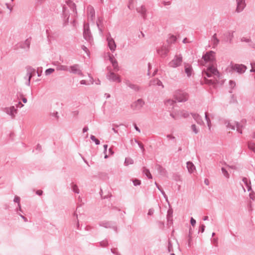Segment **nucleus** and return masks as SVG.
Masks as SVG:
<instances>
[{
    "label": "nucleus",
    "instance_id": "bf43d9fd",
    "mask_svg": "<svg viewBox=\"0 0 255 255\" xmlns=\"http://www.w3.org/2000/svg\"><path fill=\"white\" fill-rule=\"evenodd\" d=\"M168 251L169 252L172 251V246L170 242H168Z\"/></svg>",
    "mask_w": 255,
    "mask_h": 255
},
{
    "label": "nucleus",
    "instance_id": "f03ea898",
    "mask_svg": "<svg viewBox=\"0 0 255 255\" xmlns=\"http://www.w3.org/2000/svg\"><path fill=\"white\" fill-rule=\"evenodd\" d=\"M203 76H206L208 78L212 77V76L214 77H217L218 78H220V74L217 69L213 65H210L207 67L206 69H204L202 70V72Z\"/></svg>",
    "mask_w": 255,
    "mask_h": 255
},
{
    "label": "nucleus",
    "instance_id": "a19ab883",
    "mask_svg": "<svg viewBox=\"0 0 255 255\" xmlns=\"http://www.w3.org/2000/svg\"><path fill=\"white\" fill-rule=\"evenodd\" d=\"M135 142L138 145L139 148L141 149V150H142V152L143 153L145 150L144 145L141 142H140L136 139H135Z\"/></svg>",
    "mask_w": 255,
    "mask_h": 255
},
{
    "label": "nucleus",
    "instance_id": "052dcab7",
    "mask_svg": "<svg viewBox=\"0 0 255 255\" xmlns=\"http://www.w3.org/2000/svg\"><path fill=\"white\" fill-rule=\"evenodd\" d=\"M153 213H154V209L151 208V209H149V210L148 211L147 215L148 216H151L153 214Z\"/></svg>",
    "mask_w": 255,
    "mask_h": 255
},
{
    "label": "nucleus",
    "instance_id": "de8ad7c7",
    "mask_svg": "<svg viewBox=\"0 0 255 255\" xmlns=\"http://www.w3.org/2000/svg\"><path fill=\"white\" fill-rule=\"evenodd\" d=\"M205 227H206L204 224L200 225V226L199 227V230L198 233H199V232L203 233L205 231Z\"/></svg>",
    "mask_w": 255,
    "mask_h": 255
},
{
    "label": "nucleus",
    "instance_id": "4468645a",
    "mask_svg": "<svg viewBox=\"0 0 255 255\" xmlns=\"http://www.w3.org/2000/svg\"><path fill=\"white\" fill-rule=\"evenodd\" d=\"M237 7L236 11L238 13L242 12L246 6L245 0H236Z\"/></svg>",
    "mask_w": 255,
    "mask_h": 255
},
{
    "label": "nucleus",
    "instance_id": "37998d69",
    "mask_svg": "<svg viewBox=\"0 0 255 255\" xmlns=\"http://www.w3.org/2000/svg\"><path fill=\"white\" fill-rule=\"evenodd\" d=\"M54 71V69L51 68H48V69H46L45 71V75H46V76L49 75L50 74H51L52 73H53Z\"/></svg>",
    "mask_w": 255,
    "mask_h": 255
},
{
    "label": "nucleus",
    "instance_id": "393cba45",
    "mask_svg": "<svg viewBox=\"0 0 255 255\" xmlns=\"http://www.w3.org/2000/svg\"><path fill=\"white\" fill-rule=\"evenodd\" d=\"M56 70L57 71H69V67L59 64L56 67Z\"/></svg>",
    "mask_w": 255,
    "mask_h": 255
},
{
    "label": "nucleus",
    "instance_id": "20e7f679",
    "mask_svg": "<svg viewBox=\"0 0 255 255\" xmlns=\"http://www.w3.org/2000/svg\"><path fill=\"white\" fill-rule=\"evenodd\" d=\"M99 225L105 228L112 229L118 233L117 223L114 221H103L99 223Z\"/></svg>",
    "mask_w": 255,
    "mask_h": 255
},
{
    "label": "nucleus",
    "instance_id": "9d476101",
    "mask_svg": "<svg viewBox=\"0 0 255 255\" xmlns=\"http://www.w3.org/2000/svg\"><path fill=\"white\" fill-rule=\"evenodd\" d=\"M83 37L87 41L90 42L92 40V36L88 24L84 23V24Z\"/></svg>",
    "mask_w": 255,
    "mask_h": 255
},
{
    "label": "nucleus",
    "instance_id": "1a4fd4ad",
    "mask_svg": "<svg viewBox=\"0 0 255 255\" xmlns=\"http://www.w3.org/2000/svg\"><path fill=\"white\" fill-rule=\"evenodd\" d=\"M144 104V101L142 99H139L130 105V108L133 111H138L143 107Z\"/></svg>",
    "mask_w": 255,
    "mask_h": 255
},
{
    "label": "nucleus",
    "instance_id": "4be33fe9",
    "mask_svg": "<svg viewBox=\"0 0 255 255\" xmlns=\"http://www.w3.org/2000/svg\"><path fill=\"white\" fill-rule=\"evenodd\" d=\"M126 84L127 86L129 87L130 89L133 90L134 91H138L140 90V88L138 86L135 84H132L129 81H127Z\"/></svg>",
    "mask_w": 255,
    "mask_h": 255
},
{
    "label": "nucleus",
    "instance_id": "72a5a7b5",
    "mask_svg": "<svg viewBox=\"0 0 255 255\" xmlns=\"http://www.w3.org/2000/svg\"><path fill=\"white\" fill-rule=\"evenodd\" d=\"M248 147L250 150H252L255 152V143L250 141L248 143Z\"/></svg>",
    "mask_w": 255,
    "mask_h": 255
},
{
    "label": "nucleus",
    "instance_id": "e2e57ef3",
    "mask_svg": "<svg viewBox=\"0 0 255 255\" xmlns=\"http://www.w3.org/2000/svg\"><path fill=\"white\" fill-rule=\"evenodd\" d=\"M246 186L248 189V191L252 190L251 183L250 181H249V184H248V185H247Z\"/></svg>",
    "mask_w": 255,
    "mask_h": 255
},
{
    "label": "nucleus",
    "instance_id": "bb28decb",
    "mask_svg": "<svg viewBox=\"0 0 255 255\" xmlns=\"http://www.w3.org/2000/svg\"><path fill=\"white\" fill-rule=\"evenodd\" d=\"M150 84L161 86L162 88H164V86L162 84V82L158 79H154L152 81H150Z\"/></svg>",
    "mask_w": 255,
    "mask_h": 255
},
{
    "label": "nucleus",
    "instance_id": "cd10ccee",
    "mask_svg": "<svg viewBox=\"0 0 255 255\" xmlns=\"http://www.w3.org/2000/svg\"><path fill=\"white\" fill-rule=\"evenodd\" d=\"M241 41L242 42L250 43L249 44L250 46L252 47V48H255V44L251 42V39L250 38H247L246 37H243L241 38Z\"/></svg>",
    "mask_w": 255,
    "mask_h": 255
},
{
    "label": "nucleus",
    "instance_id": "6e6552de",
    "mask_svg": "<svg viewBox=\"0 0 255 255\" xmlns=\"http://www.w3.org/2000/svg\"><path fill=\"white\" fill-rule=\"evenodd\" d=\"M202 59L206 63L214 62L215 60V52L213 51H209L202 56Z\"/></svg>",
    "mask_w": 255,
    "mask_h": 255
},
{
    "label": "nucleus",
    "instance_id": "603ef678",
    "mask_svg": "<svg viewBox=\"0 0 255 255\" xmlns=\"http://www.w3.org/2000/svg\"><path fill=\"white\" fill-rule=\"evenodd\" d=\"M229 85H230V88L231 89H233L236 86V83L234 81L230 80L229 82Z\"/></svg>",
    "mask_w": 255,
    "mask_h": 255
},
{
    "label": "nucleus",
    "instance_id": "680f3d73",
    "mask_svg": "<svg viewBox=\"0 0 255 255\" xmlns=\"http://www.w3.org/2000/svg\"><path fill=\"white\" fill-rule=\"evenodd\" d=\"M242 181L244 182L245 185H247L248 184H249V182H248V179L246 177H244L242 179Z\"/></svg>",
    "mask_w": 255,
    "mask_h": 255
},
{
    "label": "nucleus",
    "instance_id": "f704fd0d",
    "mask_svg": "<svg viewBox=\"0 0 255 255\" xmlns=\"http://www.w3.org/2000/svg\"><path fill=\"white\" fill-rule=\"evenodd\" d=\"M236 126L237 128V131H238L240 133H242V128L243 126L241 125L239 122H236Z\"/></svg>",
    "mask_w": 255,
    "mask_h": 255
},
{
    "label": "nucleus",
    "instance_id": "338daca9",
    "mask_svg": "<svg viewBox=\"0 0 255 255\" xmlns=\"http://www.w3.org/2000/svg\"><path fill=\"white\" fill-rule=\"evenodd\" d=\"M82 47V49L86 52V53H88V52H89V50L85 46V45H82L81 46Z\"/></svg>",
    "mask_w": 255,
    "mask_h": 255
},
{
    "label": "nucleus",
    "instance_id": "ea45409f",
    "mask_svg": "<svg viewBox=\"0 0 255 255\" xmlns=\"http://www.w3.org/2000/svg\"><path fill=\"white\" fill-rule=\"evenodd\" d=\"M132 181L134 186H138L141 184V181L138 179L135 178L133 179Z\"/></svg>",
    "mask_w": 255,
    "mask_h": 255
},
{
    "label": "nucleus",
    "instance_id": "864d4df0",
    "mask_svg": "<svg viewBox=\"0 0 255 255\" xmlns=\"http://www.w3.org/2000/svg\"><path fill=\"white\" fill-rule=\"evenodd\" d=\"M219 39H216L215 40L213 41V47L215 48L217 46V45L219 43Z\"/></svg>",
    "mask_w": 255,
    "mask_h": 255
},
{
    "label": "nucleus",
    "instance_id": "c9c22d12",
    "mask_svg": "<svg viewBox=\"0 0 255 255\" xmlns=\"http://www.w3.org/2000/svg\"><path fill=\"white\" fill-rule=\"evenodd\" d=\"M90 138L92 141L95 142L96 145H99L100 144V140L98 139H97L94 135H91Z\"/></svg>",
    "mask_w": 255,
    "mask_h": 255
},
{
    "label": "nucleus",
    "instance_id": "c756f323",
    "mask_svg": "<svg viewBox=\"0 0 255 255\" xmlns=\"http://www.w3.org/2000/svg\"><path fill=\"white\" fill-rule=\"evenodd\" d=\"M176 41V37L175 36L173 35H171L169 36L168 38L167 39L166 41L168 44H170L174 43Z\"/></svg>",
    "mask_w": 255,
    "mask_h": 255
},
{
    "label": "nucleus",
    "instance_id": "39448f33",
    "mask_svg": "<svg viewBox=\"0 0 255 255\" xmlns=\"http://www.w3.org/2000/svg\"><path fill=\"white\" fill-rule=\"evenodd\" d=\"M183 58L181 54L175 55L174 58L168 63L170 67L177 68L181 65Z\"/></svg>",
    "mask_w": 255,
    "mask_h": 255
},
{
    "label": "nucleus",
    "instance_id": "ddd939ff",
    "mask_svg": "<svg viewBox=\"0 0 255 255\" xmlns=\"http://www.w3.org/2000/svg\"><path fill=\"white\" fill-rule=\"evenodd\" d=\"M69 71L71 73L77 74L79 76L83 75V73L80 70L79 65L78 64H74L73 65L70 66Z\"/></svg>",
    "mask_w": 255,
    "mask_h": 255
},
{
    "label": "nucleus",
    "instance_id": "4d7b16f0",
    "mask_svg": "<svg viewBox=\"0 0 255 255\" xmlns=\"http://www.w3.org/2000/svg\"><path fill=\"white\" fill-rule=\"evenodd\" d=\"M196 223V220L193 217H191V219H190V224H191V225L193 227H194Z\"/></svg>",
    "mask_w": 255,
    "mask_h": 255
},
{
    "label": "nucleus",
    "instance_id": "5701e85b",
    "mask_svg": "<svg viewBox=\"0 0 255 255\" xmlns=\"http://www.w3.org/2000/svg\"><path fill=\"white\" fill-rule=\"evenodd\" d=\"M27 70V76H28V78H30V80H31V78L33 76V73H34L35 72V70L34 68H33L31 66H27L26 67Z\"/></svg>",
    "mask_w": 255,
    "mask_h": 255
},
{
    "label": "nucleus",
    "instance_id": "a211bd4d",
    "mask_svg": "<svg viewBox=\"0 0 255 255\" xmlns=\"http://www.w3.org/2000/svg\"><path fill=\"white\" fill-rule=\"evenodd\" d=\"M107 76L108 79L112 81H118L119 83L121 81L120 77L116 75L114 72H110Z\"/></svg>",
    "mask_w": 255,
    "mask_h": 255
},
{
    "label": "nucleus",
    "instance_id": "dca6fc26",
    "mask_svg": "<svg viewBox=\"0 0 255 255\" xmlns=\"http://www.w3.org/2000/svg\"><path fill=\"white\" fill-rule=\"evenodd\" d=\"M4 111L8 115H10L12 118L14 117V114L17 113V109H15L14 106H12L9 108H5L4 109Z\"/></svg>",
    "mask_w": 255,
    "mask_h": 255
},
{
    "label": "nucleus",
    "instance_id": "09e8293b",
    "mask_svg": "<svg viewBox=\"0 0 255 255\" xmlns=\"http://www.w3.org/2000/svg\"><path fill=\"white\" fill-rule=\"evenodd\" d=\"M204 80L206 84H208L209 85H212L214 83V82L212 80L208 79L205 77H204Z\"/></svg>",
    "mask_w": 255,
    "mask_h": 255
},
{
    "label": "nucleus",
    "instance_id": "6e6d98bb",
    "mask_svg": "<svg viewBox=\"0 0 255 255\" xmlns=\"http://www.w3.org/2000/svg\"><path fill=\"white\" fill-rule=\"evenodd\" d=\"M117 249H111V251L113 254L115 255H121L120 253L117 252Z\"/></svg>",
    "mask_w": 255,
    "mask_h": 255
},
{
    "label": "nucleus",
    "instance_id": "79ce46f5",
    "mask_svg": "<svg viewBox=\"0 0 255 255\" xmlns=\"http://www.w3.org/2000/svg\"><path fill=\"white\" fill-rule=\"evenodd\" d=\"M191 128L195 134H197L198 133L199 130L197 128L195 124H193L191 125Z\"/></svg>",
    "mask_w": 255,
    "mask_h": 255
},
{
    "label": "nucleus",
    "instance_id": "e433bc0d",
    "mask_svg": "<svg viewBox=\"0 0 255 255\" xmlns=\"http://www.w3.org/2000/svg\"><path fill=\"white\" fill-rule=\"evenodd\" d=\"M112 66L114 67V69L116 71H118L119 67H118V64L117 60H114V61H112Z\"/></svg>",
    "mask_w": 255,
    "mask_h": 255
},
{
    "label": "nucleus",
    "instance_id": "774afa93",
    "mask_svg": "<svg viewBox=\"0 0 255 255\" xmlns=\"http://www.w3.org/2000/svg\"><path fill=\"white\" fill-rule=\"evenodd\" d=\"M206 122H207V124L209 129L210 130L211 129V120H208V121H207Z\"/></svg>",
    "mask_w": 255,
    "mask_h": 255
},
{
    "label": "nucleus",
    "instance_id": "9b49d317",
    "mask_svg": "<svg viewBox=\"0 0 255 255\" xmlns=\"http://www.w3.org/2000/svg\"><path fill=\"white\" fill-rule=\"evenodd\" d=\"M107 40L108 41V46L112 52L115 51L116 48V44L115 40L111 37V34L109 33L107 35Z\"/></svg>",
    "mask_w": 255,
    "mask_h": 255
},
{
    "label": "nucleus",
    "instance_id": "58836bf2",
    "mask_svg": "<svg viewBox=\"0 0 255 255\" xmlns=\"http://www.w3.org/2000/svg\"><path fill=\"white\" fill-rule=\"evenodd\" d=\"M221 170L222 172V173L224 174L225 177H226L227 178H229L230 177V175L228 173V172L227 171V170L224 167H222Z\"/></svg>",
    "mask_w": 255,
    "mask_h": 255
},
{
    "label": "nucleus",
    "instance_id": "6ab92c4d",
    "mask_svg": "<svg viewBox=\"0 0 255 255\" xmlns=\"http://www.w3.org/2000/svg\"><path fill=\"white\" fill-rule=\"evenodd\" d=\"M184 70L185 72L188 77H190L193 72L192 66L188 63H184Z\"/></svg>",
    "mask_w": 255,
    "mask_h": 255
},
{
    "label": "nucleus",
    "instance_id": "412c9836",
    "mask_svg": "<svg viewBox=\"0 0 255 255\" xmlns=\"http://www.w3.org/2000/svg\"><path fill=\"white\" fill-rule=\"evenodd\" d=\"M156 168L158 171V173L162 176H165L166 175V170L161 165L157 164L156 165Z\"/></svg>",
    "mask_w": 255,
    "mask_h": 255
},
{
    "label": "nucleus",
    "instance_id": "b1692460",
    "mask_svg": "<svg viewBox=\"0 0 255 255\" xmlns=\"http://www.w3.org/2000/svg\"><path fill=\"white\" fill-rule=\"evenodd\" d=\"M187 168L189 172L190 173H193L195 170V166L193 164V163L191 161H187L186 163Z\"/></svg>",
    "mask_w": 255,
    "mask_h": 255
},
{
    "label": "nucleus",
    "instance_id": "2f4dec72",
    "mask_svg": "<svg viewBox=\"0 0 255 255\" xmlns=\"http://www.w3.org/2000/svg\"><path fill=\"white\" fill-rule=\"evenodd\" d=\"M192 229L190 228L189 235H188V246L189 247H191L192 244Z\"/></svg>",
    "mask_w": 255,
    "mask_h": 255
},
{
    "label": "nucleus",
    "instance_id": "7c9ffc66",
    "mask_svg": "<svg viewBox=\"0 0 255 255\" xmlns=\"http://www.w3.org/2000/svg\"><path fill=\"white\" fill-rule=\"evenodd\" d=\"M71 186L72 191L77 194H79L80 192L79 189L78 188V186L76 184H74L73 183H72L71 184Z\"/></svg>",
    "mask_w": 255,
    "mask_h": 255
},
{
    "label": "nucleus",
    "instance_id": "a878e982",
    "mask_svg": "<svg viewBox=\"0 0 255 255\" xmlns=\"http://www.w3.org/2000/svg\"><path fill=\"white\" fill-rule=\"evenodd\" d=\"M157 51L158 53L163 57H165L168 52V50L165 47L162 48L161 49H158Z\"/></svg>",
    "mask_w": 255,
    "mask_h": 255
},
{
    "label": "nucleus",
    "instance_id": "423d86ee",
    "mask_svg": "<svg viewBox=\"0 0 255 255\" xmlns=\"http://www.w3.org/2000/svg\"><path fill=\"white\" fill-rule=\"evenodd\" d=\"M230 65L232 70L236 71L240 74L245 73L247 69V66L243 64H234L231 62Z\"/></svg>",
    "mask_w": 255,
    "mask_h": 255
},
{
    "label": "nucleus",
    "instance_id": "c85d7f7f",
    "mask_svg": "<svg viewBox=\"0 0 255 255\" xmlns=\"http://www.w3.org/2000/svg\"><path fill=\"white\" fill-rule=\"evenodd\" d=\"M142 172L145 174L148 179L152 178V175L151 174L149 169H147L145 167H143L142 168Z\"/></svg>",
    "mask_w": 255,
    "mask_h": 255
},
{
    "label": "nucleus",
    "instance_id": "13d9d810",
    "mask_svg": "<svg viewBox=\"0 0 255 255\" xmlns=\"http://www.w3.org/2000/svg\"><path fill=\"white\" fill-rule=\"evenodd\" d=\"M51 115L52 116V117H55L57 119H58L59 118V116H58V113L57 112H53V113H51Z\"/></svg>",
    "mask_w": 255,
    "mask_h": 255
},
{
    "label": "nucleus",
    "instance_id": "c03bdc74",
    "mask_svg": "<svg viewBox=\"0 0 255 255\" xmlns=\"http://www.w3.org/2000/svg\"><path fill=\"white\" fill-rule=\"evenodd\" d=\"M133 2H134V0H129L128 7L129 9H133V8H134L133 5Z\"/></svg>",
    "mask_w": 255,
    "mask_h": 255
},
{
    "label": "nucleus",
    "instance_id": "5fc2aeb1",
    "mask_svg": "<svg viewBox=\"0 0 255 255\" xmlns=\"http://www.w3.org/2000/svg\"><path fill=\"white\" fill-rule=\"evenodd\" d=\"M172 210H168L167 211V220H168L170 217H172Z\"/></svg>",
    "mask_w": 255,
    "mask_h": 255
},
{
    "label": "nucleus",
    "instance_id": "f3484780",
    "mask_svg": "<svg viewBox=\"0 0 255 255\" xmlns=\"http://www.w3.org/2000/svg\"><path fill=\"white\" fill-rule=\"evenodd\" d=\"M136 11L141 14L144 19L146 18L147 10L144 5H142L140 7H137Z\"/></svg>",
    "mask_w": 255,
    "mask_h": 255
},
{
    "label": "nucleus",
    "instance_id": "69168bd1",
    "mask_svg": "<svg viewBox=\"0 0 255 255\" xmlns=\"http://www.w3.org/2000/svg\"><path fill=\"white\" fill-rule=\"evenodd\" d=\"M36 194L39 196H41L43 194V191L41 190H38L36 191Z\"/></svg>",
    "mask_w": 255,
    "mask_h": 255
},
{
    "label": "nucleus",
    "instance_id": "f8f14e48",
    "mask_svg": "<svg viewBox=\"0 0 255 255\" xmlns=\"http://www.w3.org/2000/svg\"><path fill=\"white\" fill-rule=\"evenodd\" d=\"M234 31H228L224 34L223 40L225 42H228L230 44L233 43V39L234 38Z\"/></svg>",
    "mask_w": 255,
    "mask_h": 255
},
{
    "label": "nucleus",
    "instance_id": "7ed1b4c3",
    "mask_svg": "<svg viewBox=\"0 0 255 255\" xmlns=\"http://www.w3.org/2000/svg\"><path fill=\"white\" fill-rule=\"evenodd\" d=\"M174 96L175 100L178 102H186L188 99V94L181 90L176 91Z\"/></svg>",
    "mask_w": 255,
    "mask_h": 255
},
{
    "label": "nucleus",
    "instance_id": "a18cd8bd",
    "mask_svg": "<svg viewBox=\"0 0 255 255\" xmlns=\"http://www.w3.org/2000/svg\"><path fill=\"white\" fill-rule=\"evenodd\" d=\"M20 198L19 197L17 196H15L14 197V200H13V202H15V203H17L18 204V206L20 208Z\"/></svg>",
    "mask_w": 255,
    "mask_h": 255
},
{
    "label": "nucleus",
    "instance_id": "49530a36",
    "mask_svg": "<svg viewBox=\"0 0 255 255\" xmlns=\"http://www.w3.org/2000/svg\"><path fill=\"white\" fill-rule=\"evenodd\" d=\"M17 97H18V96L22 97V102H23L24 103H26L27 102V99H26V98H25V97H23V95H22L21 93H19V92H18V93H17Z\"/></svg>",
    "mask_w": 255,
    "mask_h": 255
},
{
    "label": "nucleus",
    "instance_id": "0e129e2a",
    "mask_svg": "<svg viewBox=\"0 0 255 255\" xmlns=\"http://www.w3.org/2000/svg\"><path fill=\"white\" fill-rule=\"evenodd\" d=\"M166 137L169 139H172V140L175 139V137L171 134H167Z\"/></svg>",
    "mask_w": 255,
    "mask_h": 255
},
{
    "label": "nucleus",
    "instance_id": "aec40b11",
    "mask_svg": "<svg viewBox=\"0 0 255 255\" xmlns=\"http://www.w3.org/2000/svg\"><path fill=\"white\" fill-rule=\"evenodd\" d=\"M191 114L192 115L194 120L196 122V123L200 125H202L203 124H204V122L202 120L201 117L199 114L194 113H191Z\"/></svg>",
    "mask_w": 255,
    "mask_h": 255
},
{
    "label": "nucleus",
    "instance_id": "f257e3e1",
    "mask_svg": "<svg viewBox=\"0 0 255 255\" xmlns=\"http://www.w3.org/2000/svg\"><path fill=\"white\" fill-rule=\"evenodd\" d=\"M68 6L65 5L62 6V18L64 21V24L66 25L69 22V19L70 17L69 10L68 8L69 7L74 12L77 14L76 6L75 3L72 0H69L66 1Z\"/></svg>",
    "mask_w": 255,
    "mask_h": 255
},
{
    "label": "nucleus",
    "instance_id": "4c0bfd02",
    "mask_svg": "<svg viewBox=\"0 0 255 255\" xmlns=\"http://www.w3.org/2000/svg\"><path fill=\"white\" fill-rule=\"evenodd\" d=\"M108 241L106 239L99 243V246L101 247H106L108 245Z\"/></svg>",
    "mask_w": 255,
    "mask_h": 255
},
{
    "label": "nucleus",
    "instance_id": "8fccbe9b",
    "mask_svg": "<svg viewBox=\"0 0 255 255\" xmlns=\"http://www.w3.org/2000/svg\"><path fill=\"white\" fill-rule=\"evenodd\" d=\"M227 127L231 129L234 130L235 129V125H233L232 123L229 122L227 125Z\"/></svg>",
    "mask_w": 255,
    "mask_h": 255
},
{
    "label": "nucleus",
    "instance_id": "3c124183",
    "mask_svg": "<svg viewBox=\"0 0 255 255\" xmlns=\"http://www.w3.org/2000/svg\"><path fill=\"white\" fill-rule=\"evenodd\" d=\"M181 115L184 118H187L189 116V114L186 111H182L181 112Z\"/></svg>",
    "mask_w": 255,
    "mask_h": 255
},
{
    "label": "nucleus",
    "instance_id": "2eb2a0df",
    "mask_svg": "<svg viewBox=\"0 0 255 255\" xmlns=\"http://www.w3.org/2000/svg\"><path fill=\"white\" fill-rule=\"evenodd\" d=\"M4 111L8 115H10L12 118L14 117V114L17 113V109H15L14 106H12L9 108H5L4 109Z\"/></svg>",
    "mask_w": 255,
    "mask_h": 255
},
{
    "label": "nucleus",
    "instance_id": "473e14b6",
    "mask_svg": "<svg viewBox=\"0 0 255 255\" xmlns=\"http://www.w3.org/2000/svg\"><path fill=\"white\" fill-rule=\"evenodd\" d=\"M125 165L128 166L129 164H133V160L129 157H127L125 160Z\"/></svg>",
    "mask_w": 255,
    "mask_h": 255
},
{
    "label": "nucleus",
    "instance_id": "0eeeda50",
    "mask_svg": "<svg viewBox=\"0 0 255 255\" xmlns=\"http://www.w3.org/2000/svg\"><path fill=\"white\" fill-rule=\"evenodd\" d=\"M30 45V39L29 38H27L24 42H20L17 43L14 47V49H18L21 48L28 50L29 49Z\"/></svg>",
    "mask_w": 255,
    "mask_h": 255
}]
</instances>
